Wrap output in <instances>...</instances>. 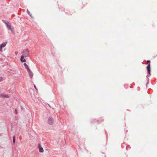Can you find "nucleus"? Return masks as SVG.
I'll return each mask as SVG.
<instances>
[{
  "label": "nucleus",
  "instance_id": "nucleus-1",
  "mask_svg": "<svg viewBox=\"0 0 157 157\" xmlns=\"http://www.w3.org/2000/svg\"><path fill=\"white\" fill-rule=\"evenodd\" d=\"M6 24L8 29H10L12 33H14L13 28L12 27L10 23L7 22L6 23Z\"/></svg>",
  "mask_w": 157,
  "mask_h": 157
},
{
  "label": "nucleus",
  "instance_id": "nucleus-2",
  "mask_svg": "<svg viewBox=\"0 0 157 157\" xmlns=\"http://www.w3.org/2000/svg\"><path fill=\"white\" fill-rule=\"evenodd\" d=\"M29 50L28 49H26L24 50L23 52L21 53L22 55L25 57H27L29 55Z\"/></svg>",
  "mask_w": 157,
  "mask_h": 157
},
{
  "label": "nucleus",
  "instance_id": "nucleus-3",
  "mask_svg": "<svg viewBox=\"0 0 157 157\" xmlns=\"http://www.w3.org/2000/svg\"><path fill=\"white\" fill-rule=\"evenodd\" d=\"M7 41H6L2 43L0 45V52H2V48L5 47L7 44Z\"/></svg>",
  "mask_w": 157,
  "mask_h": 157
},
{
  "label": "nucleus",
  "instance_id": "nucleus-4",
  "mask_svg": "<svg viewBox=\"0 0 157 157\" xmlns=\"http://www.w3.org/2000/svg\"><path fill=\"white\" fill-rule=\"evenodd\" d=\"M48 124L50 125L52 124L53 123V121L52 118L51 117H50L48 121Z\"/></svg>",
  "mask_w": 157,
  "mask_h": 157
},
{
  "label": "nucleus",
  "instance_id": "nucleus-5",
  "mask_svg": "<svg viewBox=\"0 0 157 157\" xmlns=\"http://www.w3.org/2000/svg\"><path fill=\"white\" fill-rule=\"evenodd\" d=\"M38 147L39 149V151L40 152L43 153L44 151L43 148L42 147L40 144H39L38 146Z\"/></svg>",
  "mask_w": 157,
  "mask_h": 157
},
{
  "label": "nucleus",
  "instance_id": "nucleus-6",
  "mask_svg": "<svg viewBox=\"0 0 157 157\" xmlns=\"http://www.w3.org/2000/svg\"><path fill=\"white\" fill-rule=\"evenodd\" d=\"M29 76L31 78H32L33 76V72L31 71L30 70L28 71Z\"/></svg>",
  "mask_w": 157,
  "mask_h": 157
},
{
  "label": "nucleus",
  "instance_id": "nucleus-7",
  "mask_svg": "<svg viewBox=\"0 0 157 157\" xmlns=\"http://www.w3.org/2000/svg\"><path fill=\"white\" fill-rule=\"evenodd\" d=\"M24 57H25L23 55L21 56L20 60L22 62H26L25 59H24Z\"/></svg>",
  "mask_w": 157,
  "mask_h": 157
},
{
  "label": "nucleus",
  "instance_id": "nucleus-8",
  "mask_svg": "<svg viewBox=\"0 0 157 157\" xmlns=\"http://www.w3.org/2000/svg\"><path fill=\"white\" fill-rule=\"evenodd\" d=\"M24 65L25 66V68L27 69L28 71L30 70L28 66L26 63H24Z\"/></svg>",
  "mask_w": 157,
  "mask_h": 157
},
{
  "label": "nucleus",
  "instance_id": "nucleus-9",
  "mask_svg": "<svg viewBox=\"0 0 157 157\" xmlns=\"http://www.w3.org/2000/svg\"><path fill=\"white\" fill-rule=\"evenodd\" d=\"M1 96L3 98H9V96L7 94H6L2 95Z\"/></svg>",
  "mask_w": 157,
  "mask_h": 157
},
{
  "label": "nucleus",
  "instance_id": "nucleus-10",
  "mask_svg": "<svg viewBox=\"0 0 157 157\" xmlns=\"http://www.w3.org/2000/svg\"><path fill=\"white\" fill-rule=\"evenodd\" d=\"M27 12L32 17H33L31 15V14H30V12L28 11V10H27Z\"/></svg>",
  "mask_w": 157,
  "mask_h": 157
},
{
  "label": "nucleus",
  "instance_id": "nucleus-11",
  "mask_svg": "<svg viewBox=\"0 0 157 157\" xmlns=\"http://www.w3.org/2000/svg\"><path fill=\"white\" fill-rule=\"evenodd\" d=\"M15 113L16 114H17V109H15Z\"/></svg>",
  "mask_w": 157,
  "mask_h": 157
},
{
  "label": "nucleus",
  "instance_id": "nucleus-12",
  "mask_svg": "<svg viewBox=\"0 0 157 157\" xmlns=\"http://www.w3.org/2000/svg\"><path fill=\"white\" fill-rule=\"evenodd\" d=\"M13 142L14 143L15 142V136H13Z\"/></svg>",
  "mask_w": 157,
  "mask_h": 157
},
{
  "label": "nucleus",
  "instance_id": "nucleus-13",
  "mask_svg": "<svg viewBox=\"0 0 157 157\" xmlns=\"http://www.w3.org/2000/svg\"><path fill=\"white\" fill-rule=\"evenodd\" d=\"M15 54L16 55H17L18 54V52H17V51H16V52H15Z\"/></svg>",
  "mask_w": 157,
  "mask_h": 157
},
{
  "label": "nucleus",
  "instance_id": "nucleus-14",
  "mask_svg": "<svg viewBox=\"0 0 157 157\" xmlns=\"http://www.w3.org/2000/svg\"><path fill=\"white\" fill-rule=\"evenodd\" d=\"M34 87L36 89V90H37V89L36 87V86L35 85H34Z\"/></svg>",
  "mask_w": 157,
  "mask_h": 157
},
{
  "label": "nucleus",
  "instance_id": "nucleus-15",
  "mask_svg": "<svg viewBox=\"0 0 157 157\" xmlns=\"http://www.w3.org/2000/svg\"><path fill=\"white\" fill-rule=\"evenodd\" d=\"M2 79V77L0 78V80L1 81Z\"/></svg>",
  "mask_w": 157,
  "mask_h": 157
}]
</instances>
